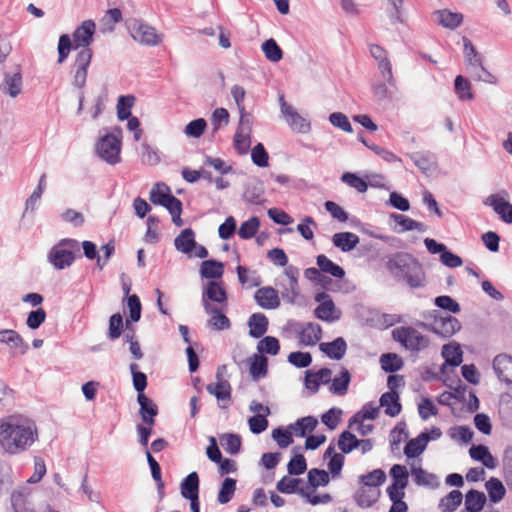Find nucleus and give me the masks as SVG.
<instances>
[{"instance_id": "9b49d317", "label": "nucleus", "mask_w": 512, "mask_h": 512, "mask_svg": "<svg viewBox=\"0 0 512 512\" xmlns=\"http://www.w3.org/2000/svg\"><path fill=\"white\" fill-rule=\"evenodd\" d=\"M134 33L131 34L133 39L140 44L147 46H156L162 40V35L156 32V29L150 25L140 23L135 20Z\"/></svg>"}, {"instance_id": "a19ab883", "label": "nucleus", "mask_w": 512, "mask_h": 512, "mask_svg": "<svg viewBox=\"0 0 512 512\" xmlns=\"http://www.w3.org/2000/svg\"><path fill=\"white\" fill-rule=\"evenodd\" d=\"M462 493L459 490H452L445 497H443L438 504L441 512H453L462 503Z\"/></svg>"}, {"instance_id": "ea45409f", "label": "nucleus", "mask_w": 512, "mask_h": 512, "mask_svg": "<svg viewBox=\"0 0 512 512\" xmlns=\"http://www.w3.org/2000/svg\"><path fill=\"white\" fill-rule=\"evenodd\" d=\"M469 454L472 459L481 461L484 466L489 469L495 468L494 457L489 452L488 448L484 445L472 446L469 450Z\"/></svg>"}, {"instance_id": "6ab92c4d", "label": "nucleus", "mask_w": 512, "mask_h": 512, "mask_svg": "<svg viewBox=\"0 0 512 512\" xmlns=\"http://www.w3.org/2000/svg\"><path fill=\"white\" fill-rule=\"evenodd\" d=\"M381 495V491L376 487H369L365 484L356 491L354 499L362 508H368L374 505Z\"/></svg>"}, {"instance_id": "13d9d810", "label": "nucleus", "mask_w": 512, "mask_h": 512, "mask_svg": "<svg viewBox=\"0 0 512 512\" xmlns=\"http://www.w3.org/2000/svg\"><path fill=\"white\" fill-rule=\"evenodd\" d=\"M260 226V221L257 217H251L243 222L238 230V235L241 239H250L255 236Z\"/></svg>"}, {"instance_id": "49530a36", "label": "nucleus", "mask_w": 512, "mask_h": 512, "mask_svg": "<svg viewBox=\"0 0 512 512\" xmlns=\"http://www.w3.org/2000/svg\"><path fill=\"white\" fill-rule=\"evenodd\" d=\"M391 219H393L398 225L402 227V231H425V225L421 222L413 220L406 215L393 213L390 215Z\"/></svg>"}, {"instance_id": "4468645a", "label": "nucleus", "mask_w": 512, "mask_h": 512, "mask_svg": "<svg viewBox=\"0 0 512 512\" xmlns=\"http://www.w3.org/2000/svg\"><path fill=\"white\" fill-rule=\"evenodd\" d=\"M484 204L492 207L503 222L512 224V204L503 197L498 194H491L486 198Z\"/></svg>"}, {"instance_id": "6e6d98bb", "label": "nucleus", "mask_w": 512, "mask_h": 512, "mask_svg": "<svg viewBox=\"0 0 512 512\" xmlns=\"http://www.w3.org/2000/svg\"><path fill=\"white\" fill-rule=\"evenodd\" d=\"M308 483L315 490L319 486H326L330 481L328 472L322 469L313 468L308 472Z\"/></svg>"}, {"instance_id": "e433bc0d", "label": "nucleus", "mask_w": 512, "mask_h": 512, "mask_svg": "<svg viewBox=\"0 0 512 512\" xmlns=\"http://www.w3.org/2000/svg\"><path fill=\"white\" fill-rule=\"evenodd\" d=\"M351 381L350 372L343 368L339 376L331 379L329 391L333 394L343 396L347 393Z\"/></svg>"}, {"instance_id": "1a4fd4ad", "label": "nucleus", "mask_w": 512, "mask_h": 512, "mask_svg": "<svg viewBox=\"0 0 512 512\" xmlns=\"http://www.w3.org/2000/svg\"><path fill=\"white\" fill-rule=\"evenodd\" d=\"M91 49H81L75 59V73L73 76V85L81 91L84 88L88 75V67L92 59Z\"/></svg>"}, {"instance_id": "37998d69", "label": "nucleus", "mask_w": 512, "mask_h": 512, "mask_svg": "<svg viewBox=\"0 0 512 512\" xmlns=\"http://www.w3.org/2000/svg\"><path fill=\"white\" fill-rule=\"evenodd\" d=\"M471 83L462 75H458L454 81V90L461 101H471L474 94L471 91Z\"/></svg>"}, {"instance_id": "c85d7f7f", "label": "nucleus", "mask_w": 512, "mask_h": 512, "mask_svg": "<svg viewBox=\"0 0 512 512\" xmlns=\"http://www.w3.org/2000/svg\"><path fill=\"white\" fill-rule=\"evenodd\" d=\"M217 378L219 379L216 383H210L206 389L209 394L215 396L218 401H230L231 400V385L228 381L221 379L219 371L217 372Z\"/></svg>"}, {"instance_id": "39448f33", "label": "nucleus", "mask_w": 512, "mask_h": 512, "mask_svg": "<svg viewBox=\"0 0 512 512\" xmlns=\"http://www.w3.org/2000/svg\"><path fill=\"white\" fill-rule=\"evenodd\" d=\"M392 337L403 347L412 352H419L429 346V338L415 328L402 326L392 331Z\"/></svg>"}, {"instance_id": "5fc2aeb1", "label": "nucleus", "mask_w": 512, "mask_h": 512, "mask_svg": "<svg viewBox=\"0 0 512 512\" xmlns=\"http://www.w3.org/2000/svg\"><path fill=\"white\" fill-rule=\"evenodd\" d=\"M236 490V480L233 478H225L222 482L221 488L218 493V502L220 504H226L228 503Z\"/></svg>"}, {"instance_id": "c9c22d12", "label": "nucleus", "mask_w": 512, "mask_h": 512, "mask_svg": "<svg viewBox=\"0 0 512 512\" xmlns=\"http://www.w3.org/2000/svg\"><path fill=\"white\" fill-rule=\"evenodd\" d=\"M316 262L322 273L330 274L337 279L345 276L344 269L323 254L317 256Z\"/></svg>"}, {"instance_id": "bb28decb", "label": "nucleus", "mask_w": 512, "mask_h": 512, "mask_svg": "<svg viewBox=\"0 0 512 512\" xmlns=\"http://www.w3.org/2000/svg\"><path fill=\"white\" fill-rule=\"evenodd\" d=\"M332 242L342 252H349L358 245L359 237L352 232H339L332 236Z\"/></svg>"}, {"instance_id": "72a5a7b5", "label": "nucleus", "mask_w": 512, "mask_h": 512, "mask_svg": "<svg viewBox=\"0 0 512 512\" xmlns=\"http://www.w3.org/2000/svg\"><path fill=\"white\" fill-rule=\"evenodd\" d=\"M486 503L483 492L471 489L465 495V509L467 512H480Z\"/></svg>"}, {"instance_id": "423d86ee", "label": "nucleus", "mask_w": 512, "mask_h": 512, "mask_svg": "<svg viewBox=\"0 0 512 512\" xmlns=\"http://www.w3.org/2000/svg\"><path fill=\"white\" fill-rule=\"evenodd\" d=\"M228 296L222 282L210 281L207 283L203 295L202 305L205 312H216V307L211 302L221 306H227Z\"/></svg>"}, {"instance_id": "09e8293b", "label": "nucleus", "mask_w": 512, "mask_h": 512, "mask_svg": "<svg viewBox=\"0 0 512 512\" xmlns=\"http://www.w3.org/2000/svg\"><path fill=\"white\" fill-rule=\"evenodd\" d=\"M262 51L271 62L277 63L283 58L282 49L273 38L266 40L262 44Z\"/></svg>"}, {"instance_id": "de8ad7c7", "label": "nucleus", "mask_w": 512, "mask_h": 512, "mask_svg": "<svg viewBox=\"0 0 512 512\" xmlns=\"http://www.w3.org/2000/svg\"><path fill=\"white\" fill-rule=\"evenodd\" d=\"M386 481V474L382 469H374L373 471L359 476V483L369 487L379 488Z\"/></svg>"}, {"instance_id": "a878e982", "label": "nucleus", "mask_w": 512, "mask_h": 512, "mask_svg": "<svg viewBox=\"0 0 512 512\" xmlns=\"http://www.w3.org/2000/svg\"><path fill=\"white\" fill-rule=\"evenodd\" d=\"M435 17V21L439 25L451 30L456 29L463 22V15L461 13H454L447 9L436 11Z\"/></svg>"}, {"instance_id": "603ef678", "label": "nucleus", "mask_w": 512, "mask_h": 512, "mask_svg": "<svg viewBox=\"0 0 512 512\" xmlns=\"http://www.w3.org/2000/svg\"><path fill=\"white\" fill-rule=\"evenodd\" d=\"M381 367L386 372H396L403 367V360L394 353L383 354L380 357Z\"/></svg>"}, {"instance_id": "cd10ccee", "label": "nucleus", "mask_w": 512, "mask_h": 512, "mask_svg": "<svg viewBox=\"0 0 512 512\" xmlns=\"http://www.w3.org/2000/svg\"><path fill=\"white\" fill-rule=\"evenodd\" d=\"M175 248L184 254H189L196 246L195 233L191 228H186L174 239Z\"/></svg>"}, {"instance_id": "f8f14e48", "label": "nucleus", "mask_w": 512, "mask_h": 512, "mask_svg": "<svg viewBox=\"0 0 512 512\" xmlns=\"http://www.w3.org/2000/svg\"><path fill=\"white\" fill-rule=\"evenodd\" d=\"M429 327L435 334L450 337L460 330L461 324L457 318L447 315L435 317Z\"/></svg>"}, {"instance_id": "3c124183", "label": "nucleus", "mask_w": 512, "mask_h": 512, "mask_svg": "<svg viewBox=\"0 0 512 512\" xmlns=\"http://www.w3.org/2000/svg\"><path fill=\"white\" fill-rule=\"evenodd\" d=\"M251 146V139L248 132H244V129L240 127L235 136H234V147L237 150L238 154L243 156L246 155Z\"/></svg>"}, {"instance_id": "864d4df0", "label": "nucleus", "mask_w": 512, "mask_h": 512, "mask_svg": "<svg viewBox=\"0 0 512 512\" xmlns=\"http://www.w3.org/2000/svg\"><path fill=\"white\" fill-rule=\"evenodd\" d=\"M124 330V321L120 313L113 314L109 319L108 339L114 341L118 339Z\"/></svg>"}, {"instance_id": "393cba45", "label": "nucleus", "mask_w": 512, "mask_h": 512, "mask_svg": "<svg viewBox=\"0 0 512 512\" xmlns=\"http://www.w3.org/2000/svg\"><path fill=\"white\" fill-rule=\"evenodd\" d=\"M467 71L474 80L488 84L497 83V78L483 66L482 60L471 62L470 65H467Z\"/></svg>"}, {"instance_id": "f03ea898", "label": "nucleus", "mask_w": 512, "mask_h": 512, "mask_svg": "<svg viewBox=\"0 0 512 512\" xmlns=\"http://www.w3.org/2000/svg\"><path fill=\"white\" fill-rule=\"evenodd\" d=\"M386 269L398 283L410 289H422L427 285V277L423 265L411 254L397 252L386 261Z\"/></svg>"}, {"instance_id": "473e14b6", "label": "nucleus", "mask_w": 512, "mask_h": 512, "mask_svg": "<svg viewBox=\"0 0 512 512\" xmlns=\"http://www.w3.org/2000/svg\"><path fill=\"white\" fill-rule=\"evenodd\" d=\"M224 274V264L216 260H205L200 266V275L206 279H220Z\"/></svg>"}, {"instance_id": "5701e85b", "label": "nucleus", "mask_w": 512, "mask_h": 512, "mask_svg": "<svg viewBox=\"0 0 512 512\" xmlns=\"http://www.w3.org/2000/svg\"><path fill=\"white\" fill-rule=\"evenodd\" d=\"M268 318L263 313H253L248 320L249 335L258 339L262 337L268 329Z\"/></svg>"}, {"instance_id": "a18cd8bd", "label": "nucleus", "mask_w": 512, "mask_h": 512, "mask_svg": "<svg viewBox=\"0 0 512 512\" xmlns=\"http://www.w3.org/2000/svg\"><path fill=\"white\" fill-rule=\"evenodd\" d=\"M485 487L491 502L497 503L504 498L506 489L499 479L494 477L490 478L486 482Z\"/></svg>"}, {"instance_id": "a211bd4d", "label": "nucleus", "mask_w": 512, "mask_h": 512, "mask_svg": "<svg viewBox=\"0 0 512 512\" xmlns=\"http://www.w3.org/2000/svg\"><path fill=\"white\" fill-rule=\"evenodd\" d=\"M332 371L329 368H322L317 372L306 371L305 386L311 392L316 393L320 384H328L331 382Z\"/></svg>"}, {"instance_id": "58836bf2", "label": "nucleus", "mask_w": 512, "mask_h": 512, "mask_svg": "<svg viewBox=\"0 0 512 512\" xmlns=\"http://www.w3.org/2000/svg\"><path fill=\"white\" fill-rule=\"evenodd\" d=\"M268 359L263 355L254 354L250 359V374L254 380L267 375Z\"/></svg>"}, {"instance_id": "2eb2a0df", "label": "nucleus", "mask_w": 512, "mask_h": 512, "mask_svg": "<svg viewBox=\"0 0 512 512\" xmlns=\"http://www.w3.org/2000/svg\"><path fill=\"white\" fill-rule=\"evenodd\" d=\"M254 299L263 309L272 310L280 306L278 292L270 286L259 288L254 294Z\"/></svg>"}, {"instance_id": "412c9836", "label": "nucleus", "mask_w": 512, "mask_h": 512, "mask_svg": "<svg viewBox=\"0 0 512 512\" xmlns=\"http://www.w3.org/2000/svg\"><path fill=\"white\" fill-rule=\"evenodd\" d=\"M137 401L140 405V414L145 424L152 426L155 422L154 418L158 414V408L153 401L144 393L138 394Z\"/></svg>"}, {"instance_id": "4d7b16f0", "label": "nucleus", "mask_w": 512, "mask_h": 512, "mask_svg": "<svg viewBox=\"0 0 512 512\" xmlns=\"http://www.w3.org/2000/svg\"><path fill=\"white\" fill-rule=\"evenodd\" d=\"M390 475L393 478V484L406 488L409 483V473L404 465L395 464L390 469Z\"/></svg>"}, {"instance_id": "7c9ffc66", "label": "nucleus", "mask_w": 512, "mask_h": 512, "mask_svg": "<svg viewBox=\"0 0 512 512\" xmlns=\"http://www.w3.org/2000/svg\"><path fill=\"white\" fill-rule=\"evenodd\" d=\"M428 442L429 437L427 432H422L419 436L407 442L404 447V454L408 458H415L425 450Z\"/></svg>"}, {"instance_id": "f257e3e1", "label": "nucleus", "mask_w": 512, "mask_h": 512, "mask_svg": "<svg viewBox=\"0 0 512 512\" xmlns=\"http://www.w3.org/2000/svg\"><path fill=\"white\" fill-rule=\"evenodd\" d=\"M37 439L34 423L25 418L12 415L0 422V445L10 455L26 451Z\"/></svg>"}, {"instance_id": "338daca9", "label": "nucleus", "mask_w": 512, "mask_h": 512, "mask_svg": "<svg viewBox=\"0 0 512 512\" xmlns=\"http://www.w3.org/2000/svg\"><path fill=\"white\" fill-rule=\"evenodd\" d=\"M341 180L349 185L350 187L356 189L360 193H364L367 191L368 183L365 179L358 177L356 174L351 172H346L342 175Z\"/></svg>"}, {"instance_id": "7ed1b4c3", "label": "nucleus", "mask_w": 512, "mask_h": 512, "mask_svg": "<svg viewBox=\"0 0 512 512\" xmlns=\"http://www.w3.org/2000/svg\"><path fill=\"white\" fill-rule=\"evenodd\" d=\"M77 257H81L80 243L72 238L61 239L48 253L49 262L57 270L70 267Z\"/></svg>"}, {"instance_id": "4be33fe9", "label": "nucleus", "mask_w": 512, "mask_h": 512, "mask_svg": "<svg viewBox=\"0 0 512 512\" xmlns=\"http://www.w3.org/2000/svg\"><path fill=\"white\" fill-rule=\"evenodd\" d=\"M442 356L445 359L441 366V372L444 373L447 366L457 367L462 363V350L459 345L446 344L442 348Z\"/></svg>"}, {"instance_id": "dca6fc26", "label": "nucleus", "mask_w": 512, "mask_h": 512, "mask_svg": "<svg viewBox=\"0 0 512 512\" xmlns=\"http://www.w3.org/2000/svg\"><path fill=\"white\" fill-rule=\"evenodd\" d=\"M95 33V23L92 20H85L82 24L74 31L73 39L75 47H82V49H89L88 46L93 41V35Z\"/></svg>"}, {"instance_id": "f704fd0d", "label": "nucleus", "mask_w": 512, "mask_h": 512, "mask_svg": "<svg viewBox=\"0 0 512 512\" xmlns=\"http://www.w3.org/2000/svg\"><path fill=\"white\" fill-rule=\"evenodd\" d=\"M413 480L418 486H426L430 488H436L439 485L438 478L436 475L427 472L421 467H413L411 469Z\"/></svg>"}, {"instance_id": "f3484780", "label": "nucleus", "mask_w": 512, "mask_h": 512, "mask_svg": "<svg viewBox=\"0 0 512 512\" xmlns=\"http://www.w3.org/2000/svg\"><path fill=\"white\" fill-rule=\"evenodd\" d=\"M493 369L498 379L507 385L512 384V357L499 354L494 358Z\"/></svg>"}, {"instance_id": "052dcab7", "label": "nucleus", "mask_w": 512, "mask_h": 512, "mask_svg": "<svg viewBox=\"0 0 512 512\" xmlns=\"http://www.w3.org/2000/svg\"><path fill=\"white\" fill-rule=\"evenodd\" d=\"M257 350L259 353L277 355L280 350V344L276 337L266 336L258 342Z\"/></svg>"}, {"instance_id": "ddd939ff", "label": "nucleus", "mask_w": 512, "mask_h": 512, "mask_svg": "<svg viewBox=\"0 0 512 512\" xmlns=\"http://www.w3.org/2000/svg\"><path fill=\"white\" fill-rule=\"evenodd\" d=\"M0 343L6 344L13 354L24 355L29 350V345L23 337L13 329L0 330Z\"/></svg>"}, {"instance_id": "2f4dec72", "label": "nucleus", "mask_w": 512, "mask_h": 512, "mask_svg": "<svg viewBox=\"0 0 512 512\" xmlns=\"http://www.w3.org/2000/svg\"><path fill=\"white\" fill-rule=\"evenodd\" d=\"M318 424V420L313 416L299 418L295 423L290 424L288 428L296 437H304L312 432Z\"/></svg>"}, {"instance_id": "b1692460", "label": "nucleus", "mask_w": 512, "mask_h": 512, "mask_svg": "<svg viewBox=\"0 0 512 512\" xmlns=\"http://www.w3.org/2000/svg\"><path fill=\"white\" fill-rule=\"evenodd\" d=\"M320 350L325 353L329 358L334 360H340L344 357L347 344L342 337H338L332 342L321 343Z\"/></svg>"}, {"instance_id": "69168bd1", "label": "nucleus", "mask_w": 512, "mask_h": 512, "mask_svg": "<svg viewBox=\"0 0 512 512\" xmlns=\"http://www.w3.org/2000/svg\"><path fill=\"white\" fill-rule=\"evenodd\" d=\"M11 505L15 512H35L27 501L26 496L19 491L11 494Z\"/></svg>"}, {"instance_id": "4c0bfd02", "label": "nucleus", "mask_w": 512, "mask_h": 512, "mask_svg": "<svg viewBox=\"0 0 512 512\" xmlns=\"http://www.w3.org/2000/svg\"><path fill=\"white\" fill-rule=\"evenodd\" d=\"M180 490L183 498H192L199 495V476L197 472H191L183 479Z\"/></svg>"}, {"instance_id": "774afa93", "label": "nucleus", "mask_w": 512, "mask_h": 512, "mask_svg": "<svg viewBox=\"0 0 512 512\" xmlns=\"http://www.w3.org/2000/svg\"><path fill=\"white\" fill-rule=\"evenodd\" d=\"M292 435V430L288 427L287 429L279 427L272 431V438L277 442L280 448H286L293 442Z\"/></svg>"}, {"instance_id": "20e7f679", "label": "nucleus", "mask_w": 512, "mask_h": 512, "mask_svg": "<svg viewBox=\"0 0 512 512\" xmlns=\"http://www.w3.org/2000/svg\"><path fill=\"white\" fill-rule=\"evenodd\" d=\"M122 131L120 128H114L111 132L107 131L101 135L95 145V150L102 160H119L121 151Z\"/></svg>"}, {"instance_id": "0eeeda50", "label": "nucleus", "mask_w": 512, "mask_h": 512, "mask_svg": "<svg viewBox=\"0 0 512 512\" xmlns=\"http://www.w3.org/2000/svg\"><path fill=\"white\" fill-rule=\"evenodd\" d=\"M288 325L297 333L301 345L314 346L322 337V328L313 322H289Z\"/></svg>"}, {"instance_id": "bf43d9fd", "label": "nucleus", "mask_w": 512, "mask_h": 512, "mask_svg": "<svg viewBox=\"0 0 512 512\" xmlns=\"http://www.w3.org/2000/svg\"><path fill=\"white\" fill-rule=\"evenodd\" d=\"M358 444L356 436L349 431H344L339 436L338 447L345 454H348L355 448H358Z\"/></svg>"}, {"instance_id": "c03bdc74", "label": "nucleus", "mask_w": 512, "mask_h": 512, "mask_svg": "<svg viewBox=\"0 0 512 512\" xmlns=\"http://www.w3.org/2000/svg\"><path fill=\"white\" fill-rule=\"evenodd\" d=\"M379 406H376L373 402L366 403L360 411H358L349 421V426L353 425V422H364L367 419L374 420L378 417Z\"/></svg>"}, {"instance_id": "680f3d73", "label": "nucleus", "mask_w": 512, "mask_h": 512, "mask_svg": "<svg viewBox=\"0 0 512 512\" xmlns=\"http://www.w3.org/2000/svg\"><path fill=\"white\" fill-rule=\"evenodd\" d=\"M221 444L227 453L235 455L241 449V438L237 434H224L221 437Z\"/></svg>"}, {"instance_id": "e2e57ef3", "label": "nucleus", "mask_w": 512, "mask_h": 512, "mask_svg": "<svg viewBox=\"0 0 512 512\" xmlns=\"http://www.w3.org/2000/svg\"><path fill=\"white\" fill-rule=\"evenodd\" d=\"M47 314L42 307H38L28 313L26 325L31 330L38 329L46 320Z\"/></svg>"}, {"instance_id": "9d476101", "label": "nucleus", "mask_w": 512, "mask_h": 512, "mask_svg": "<svg viewBox=\"0 0 512 512\" xmlns=\"http://www.w3.org/2000/svg\"><path fill=\"white\" fill-rule=\"evenodd\" d=\"M149 200L154 205L162 206L166 209L177 204L178 198L172 195L170 187L164 182L155 183L149 193Z\"/></svg>"}, {"instance_id": "8fccbe9b", "label": "nucleus", "mask_w": 512, "mask_h": 512, "mask_svg": "<svg viewBox=\"0 0 512 512\" xmlns=\"http://www.w3.org/2000/svg\"><path fill=\"white\" fill-rule=\"evenodd\" d=\"M146 457H147V461H148V464H149L150 469H151V475H152L153 479L157 483V489H158V493H159L160 499H162L163 496H164V486L165 485H164V482H163L162 477H161L160 465L153 458V456L151 455L150 451H148V450H146Z\"/></svg>"}, {"instance_id": "6e6552de", "label": "nucleus", "mask_w": 512, "mask_h": 512, "mask_svg": "<svg viewBox=\"0 0 512 512\" xmlns=\"http://www.w3.org/2000/svg\"><path fill=\"white\" fill-rule=\"evenodd\" d=\"M315 300L320 303L314 310L316 318L329 323L340 318V312L336 309L329 294L325 292L317 293L315 295Z\"/></svg>"}, {"instance_id": "c756f323", "label": "nucleus", "mask_w": 512, "mask_h": 512, "mask_svg": "<svg viewBox=\"0 0 512 512\" xmlns=\"http://www.w3.org/2000/svg\"><path fill=\"white\" fill-rule=\"evenodd\" d=\"M380 407H384L385 414L395 417L401 412V404L397 392H385L380 397Z\"/></svg>"}, {"instance_id": "79ce46f5", "label": "nucleus", "mask_w": 512, "mask_h": 512, "mask_svg": "<svg viewBox=\"0 0 512 512\" xmlns=\"http://www.w3.org/2000/svg\"><path fill=\"white\" fill-rule=\"evenodd\" d=\"M211 315L207 321V326L216 331L226 330L231 327L229 318L222 312V310L216 307V312H206Z\"/></svg>"}, {"instance_id": "0e129e2a", "label": "nucleus", "mask_w": 512, "mask_h": 512, "mask_svg": "<svg viewBox=\"0 0 512 512\" xmlns=\"http://www.w3.org/2000/svg\"><path fill=\"white\" fill-rule=\"evenodd\" d=\"M301 479L299 478H289L288 476H284L277 482L276 489L280 493L284 494H293L298 493L299 489L298 485L301 483Z\"/></svg>"}, {"instance_id": "aec40b11", "label": "nucleus", "mask_w": 512, "mask_h": 512, "mask_svg": "<svg viewBox=\"0 0 512 512\" xmlns=\"http://www.w3.org/2000/svg\"><path fill=\"white\" fill-rule=\"evenodd\" d=\"M3 93L15 98L22 91V75L20 68L13 74L5 73L4 81L0 86Z\"/></svg>"}]
</instances>
